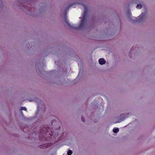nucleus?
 I'll return each mask as SVG.
<instances>
[{"label":"nucleus","mask_w":155,"mask_h":155,"mask_svg":"<svg viewBox=\"0 0 155 155\" xmlns=\"http://www.w3.org/2000/svg\"><path fill=\"white\" fill-rule=\"evenodd\" d=\"M73 152L72 151H71L70 150H68L67 152V154L68 155H71L72 154V153Z\"/></svg>","instance_id":"obj_10"},{"label":"nucleus","mask_w":155,"mask_h":155,"mask_svg":"<svg viewBox=\"0 0 155 155\" xmlns=\"http://www.w3.org/2000/svg\"><path fill=\"white\" fill-rule=\"evenodd\" d=\"M21 110H25V111L27 110V108L25 107H21Z\"/></svg>","instance_id":"obj_13"},{"label":"nucleus","mask_w":155,"mask_h":155,"mask_svg":"<svg viewBox=\"0 0 155 155\" xmlns=\"http://www.w3.org/2000/svg\"><path fill=\"white\" fill-rule=\"evenodd\" d=\"M37 67L38 68L36 70V71L38 73V74L40 76H41V72H43V68L41 66L39 67L38 66Z\"/></svg>","instance_id":"obj_5"},{"label":"nucleus","mask_w":155,"mask_h":155,"mask_svg":"<svg viewBox=\"0 0 155 155\" xmlns=\"http://www.w3.org/2000/svg\"><path fill=\"white\" fill-rule=\"evenodd\" d=\"M99 62L100 64L103 65L106 63L105 60L103 58H101L99 60Z\"/></svg>","instance_id":"obj_8"},{"label":"nucleus","mask_w":155,"mask_h":155,"mask_svg":"<svg viewBox=\"0 0 155 155\" xmlns=\"http://www.w3.org/2000/svg\"><path fill=\"white\" fill-rule=\"evenodd\" d=\"M27 9H28V10L30 12H32V8H27Z\"/></svg>","instance_id":"obj_15"},{"label":"nucleus","mask_w":155,"mask_h":155,"mask_svg":"<svg viewBox=\"0 0 155 155\" xmlns=\"http://www.w3.org/2000/svg\"><path fill=\"white\" fill-rule=\"evenodd\" d=\"M39 118L40 119H42L43 118V116H41Z\"/></svg>","instance_id":"obj_16"},{"label":"nucleus","mask_w":155,"mask_h":155,"mask_svg":"<svg viewBox=\"0 0 155 155\" xmlns=\"http://www.w3.org/2000/svg\"><path fill=\"white\" fill-rule=\"evenodd\" d=\"M126 13H127V16L129 20L130 21H133V18H131L132 14H131L130 11L129 10L127 11V12Z\"/></svg>","instance_id":"obj_6"},{"label":"nucleus","mask_w":155,"mask_h":155,"mask_svg":"<svg viewBox=\"0 0 155 155\" xmlns=\"http://www.w3.org/2000/svg\"><path fill=\"white\" fill-rule=\"evenodd\" d=\"M49 135H51V134H50V133H49Z\"/></svg>","instance_id":"obj_20"},{"label":"nucleus","mask_w":155,"mask_h":155,"mask_svg":"<svg viewBox=\"0 0 155 155\" xmlns=\"http://www.w3.org/2000/svg\"><path fill=\"white\" fill-rule=\"evenodd\" d=\"M21 114H23V113L22 111H21Z\"/></svg>","instance_id":"obj_18"},{"label":"nucleus","mask_w":155,"mask_h":155,"mask_svg":"<svg viewBox=\"0 0 155 155\" xmlns=\"http://www.w3.org/2000/svg\"><path fill=\"white\" fill-rule=\"evenodd\" d=\"M82 73V71H79L78 74V75L77 77V78H80L81 76Z\"/></svg>","instance_id":"obj_11"},{"label":"nucleus","mask_w":155,"mask_h":155,"mask_svg":"<svg viewBox=\"0 0 155 155\" xmlns=\"http://www.w3.org/2000/svg\"><path fill=\"white\" fill-rule=\"evenodd\" d=\"M72 5H69V7H68L69 8V7H70L71 6H72Z\"/></svg>","instance_id":"obj_17"},{"label":"nucleus","mask_w":155,"mask_h":155,"mask_svg":"<svg viewBox=\"0 0 155 155\" xmlns=\"http://www.w3.org/2000/svg\"><path fill=\"white\" fill-rule=\"evenodd\" d=\"M36 44L34 42H31L28 43L26 45L27 47L26 48L30 49L36 46Z\"/></svg>","instance_id":"obj_4"},{"label":"nucleus","mask_w":155,"mask_h":155,"mask_svg":"<svg viewBox=\"0 0 155 155\" xmlns=\"http://www.w3.org/2000/svg\"><path fill=\"white\" fill-rule=\"evenodd\" d=\"M40 147L41 148H46V147L45 146V144L43 145H41Z\"/></svg>","instance_id":"obj_14"},{"label":"nucleus","mask_w":155,"mask_h":155,"mask_svg":"<svg viewBox=\"0 0 155 155\" xmlns=\"http://www.w3.org/2000/svg\"><path fill=\"white\" fill-rule=\"evenodd\" d=\"M119 131V129L118 128H114L113 130V131L114 133H117Z\"/></svg>","instance_id":"obj_9"},{"label":"nucleus","mask_w":155,"mask_h":155,"mask_svg":"<svg viewBox=\"0 0 155 155\" xmlns=\"http://www.w3.org/2000/svg\"><path fill=\"white\" fill-rule=\"evenodd\" d=\"M47 130L46 128H44L43 129L41 130L40 132L43 133L42 134L43 136H45V135H48V132L47 131Z\"/></svg>","instance_id":"obj_7"},{"label":"nucleus","mask_w":155,"mask_h":155,"mask_svg":"<svg viewBox=\"0 0 155 155\" xmlns=\"http://www.w3.org/2000/svg\"><path fill=\"white\" fill-rule=\"evenodd\" d=\"M146 13H142L141 15L139 16L137 19V21L141 22L144 21L146 18Z\"/></svg>","instance_id":"obj_2"},{"label":"nucleus","mask_w":155,"mask_h":155,"mask_svg":"<svg viewBox=\"0 0 155 155\" xmlns=\"http://www.w3.org/2000/svg\"><path fill=\"white\" fill-rule=\"evenodd\" d=\"M134 3L137 4L136 6V8L137 9H140L142 8L143 2L139 0H136L134 1Z\"/></svg>","instance_id":"obj_3"},{"label":"nucleus","mask_w":155,"mask_h":155,"mask_svg":"<svg viewBox=\"0 0 155 155\" xmlns=\"http://www.w3.org/2000/svg\"><path fill=\"white\" fill-rule=\"evenodd\" d=\"M40 107V105L39 104H38V111L37 112V113L38 114L39 113V111L40 110V108L39 109V107Z\"/></svg>","instance_id":"obj_12"},{"label":"nucleus","mask_w":155,"mask_h":155,"mask_svg":"<svg viewBox=\"0 0 155 155\" xmlns=\"http://www.w3.org/2000/svg\"><path fill=\"white\" fill-rule=\"evenodd\" d=\"M43 107L45 108L44 106H43Z\"/></svg>","instance_id":"obj_19"},{"label":"nucleus","mask_w":155,"mask_h":155,"mask_svg":"<svg viewBox=\"0 0 155 155\" xmlns=\"http://www.w3.org/2000/svg\"><path fill=\"white\" fill-rule=\"evenodd\" d=\"M81 5L84 8V11L83 13L82 18L81 21L78 27L75 26V25H71L68 22L66 18V15L65 16L64 18V21L68 26L71 28L78 29H83L86 28L87 25V23L86 21V15L87 12V7L84 4H82Z\"/></svg>","instance_id":"obj_1"}]
</instances>
